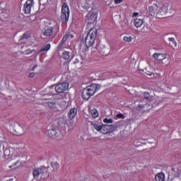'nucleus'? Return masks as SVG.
Listing matches in <instances>:
<instances>
[{
    "instance_id": "f257e3e1",
    "label": "nucleus",
    "mask_w": 181,
    "mask_h": 181,
    "mask_svg": "<svg viewBox=\"0 0 181 181\" xmlns=\"http://www.w3.org/2000/svg\"><path fill=\"white\" fill-rule=\"evenodd\" d=\"M3 133L0 132V158L4 159H10L9 168L10 169H18L21 166V153L18 151H23L25 149V144H19L13 150L9 147V144L6 141L2 142Z\"/></svg>"
},
{
    "instance_id": "f03ea898",
    "label": "nucleus",
    "mask_w": 181,
    "mask_h": 181,
    "mask_svg": "<svg viewBox=\"0 0 181 181\" xmlns=\"http://www.w3.org/2000/svg\"><path fill=\"white\" fill-rule=\"evenodd\" d=\"M97 37V30L95 28H92L88 33L86 39L85 44L84 41L81 42L80 47L81 49H84L85 47H91L94 45V42Z\"/></svg>"
},
{
    "instance_id": "7ed1b4c3",
    "label": "nucleus",
    "mask_w": 181,
    "mask_h": 181,
    "mask_svg": "<svg viewBox=\"0 0 181 181\" xmlns=\"http://www.w3.org/2000/svg\"><path fill=\"white\" fill-rule=\"evenodd\" d=\"M93 129L98 131V132H102V134H110V132H114L118 126L117 125H108L103 124L100 125L97 124H91Z\"/></svg>"
},
{
    "instance_id": "20e7f679",
    "label": "nucleus",
    "mask_w": 181,
    "mask_h": 181,
    "mask_svg": "<svg viewBox=\"0 0 181 181\" xmlns=\"http://www.w3.org/2000/svg\"><path fill=\"white\" fill-rule=\"evenodd\" d=\"M100 85L97 84H92L90 86H87L82 91V98L83 100H88L92 97L93 94L97 93V90H99Z\"/></svg>"
},
{
    "instance_id": "39448f33",
    "label": "nucleus",
    "mask_w": 181,
    "mask_h": 181,
    "mask_svg": "<svg viewBox=\"0 0 181 181\" xmlns=\"http://www.w3.org/2000/svg\"><path fill=\"white\" fill-rule=\"evenodd\" d=\"M69 18H70V10L67 4L64 3L62 8L61 19L62 22H69Z\"/></svg>"
},
{
    "instance_id": "423d86ee",
    "label": "nucleus",
    "mask_w": 181,
    "mask_h": 181,
    "mask_svg": "<svg viewBox=\"0 0 181 181\" xmlns=\"http://www.w3.org/2000/svg\"><path fill=\"white\" fill-rule=\"evenodd\" d=\"M163 6L164 11H165V15L167 16V18L173 16V15H175V8H173V6H172V4H163Z\"/></svg>"
},
{
    "instance_id": "0eeeda50",
    "label": "nucleus",
    "mask_w": 181,
    "mask_h": 181,
    "mask_svg": "<svg viewBox=\"0 0 181 181\" xmlns=\"http://www.w3.org/2000/svg\"><path fill=\"white\" fill-rule=\"evenodd\" d=\"M66 90H69V83H62L57 84L55 86V91L59 94H62L64 93Z\"/></svg>"
},
{
    "instance_id": "6e6552de",
    "label": "nucleus",
    "mask_w": 181,
    "mask_h": 181,
    "mask_svg": "<svg viewBox=\"0 0 181 181\" xmlns=\"http://www.w3.org/2000/svg\"><path fill=\"white\" fill-rule=\"evenodd\" d=\"M153 59L157 60V62H163V60L169 62V58H168V54L166 53H154L153 54Z\"/></svg>"
},
{
    "instance_id": "1a4fd4ad",
    "label": "nucleus",
    "mask_w": 181,
    "mask_h": 181,
    "mask_svg": "<svg viewBox=\"0 0 181 181\" xmlns=\"http://www.w3.org/2000/svg\"><path fill=\"white\" fill-rule=\"evenodd\" d=\"M160 4L156 3L153 4L152 6H148V12L150 13L151 16H156V13H158V11L159 10V5Z\"/></svg>"
},
{
    "instance_id": "9d476101",
    "label": "nucleus",
    "mask_w": 181,
    "mask_h": 181,
    "mask_svg": "<svg viewBox=\"0 0 181 181\" xmlns=\"http://www.w3.org/2000/svg\"><path fill=\"white\" fill-rule=\"evenodd\" d=\"M156 18H158V19H163V18H168V16H166V13L165 11V7L163 5H160V4L159 5V8L157 13H156Z\"/></svg>"
},
{
    "instance_id": "9b49d317",
    "label": "nucleus",
    "mask_w": 181,
    "mask_h": 181,
    "mask_svg": "<svg viewBox=\"0 0 181 181\" xmlns=\"http://www.w3.org/2000/svg\"><path fill=\"white\" fill-rule=\"evenodd\" d=\"M13 131L18 136L21 135H24L25 134V129H23V127L21 126V124H16L13 127Z\"/></svg>"
},
{
    "instance_id": "f8f14e48",
    "label": "nucleus",
    "mask_w": 181,
    "mask_h": 181,
    "mask_svg": "<svg viewBox=\"0 0 181 181\" xmlns=\"http://www.w3.org/2000/svg\"><path fill=\"white\" fill-rule=\"evenodd\" d=\"M33 6V0H28L24 4V12L26 14L30 13V11Z\"/></svg>"
},
{
    "instance_id": "ddd939ff",
    "label": "nucleus",
    "mask_w": 181,
    "mask_h": 181,
    "mask_svg": "<svg viewBox=\"0 0 181 181\" xmlns=\"http://www.w3.org/2000/svg\"><path fill=\"white\" fill-rule=\"evenodd\" d=\"M78 6H81L84 9H88V8H90L91 6V0H81L78 3Z\"/></svg>"
},
{
    "instance_id": "4468645a",
    "label": "nucleus",
    "mask_w": 181,
    "mask_h": 181,
    "mask_svg": "<svg viewBox=\"0 0 181 181\" xmlns=\"http://www.w3.org/2000/svg\"><path fill=\"white\" fill-rule=\"evenodd\" d=\"M97 18H98V13H97V12L90 13L88 19V23H95V22H97Z\"/></svg>"
},
{
    "instance_id": "2eb2a0df",
    "label": "nucleus",
    "mask_w": 181,
    "mask_h": 181,
    "mask_svg": "<svg viewBox=\"0 0 181 181\" xmlns=\"http://www.w3.org/2000/svg\"><path fill=\"white\" fill-rule=\"evenodd\" d=\"M99 51L103 56H107V54H110V47H105V45L100 46Z\"/></svg>"
},
{
    "instance_id": "dca6fc26",
    "label": "nucleus",
    "mask_w": 181,
    "mask_h": 181,
    "mask_svg": "<svg viewBox=\"0 0 181 181\" xmlns=\"http://www.w3.org/2000/svg\"><path fill=\"white\" fill-rule=\"evenodd\" d=\"M49 50H50V44H47L40 49L38 54H40V56H43V54H46Z\"/></svg>"
},
{
    "instance_id": "f3484780",
    "label": "nucleus",
    "mask_w": 181,
    "mask_h": 181,
    "mask_svg": "<svg viewBox=\"0 0 181 181\" xmlns=\"http://www.w3.org/2000/svg\"><path fill=\"white\" fill-rule=\"evenodd\" d=\"M144 97L149 103H153L154 104H155V103H156V101L155 100V96L149 95V93H148V92H145L144 93Z\"/></svg>"
},
{
    "instance_id": "a211bd4d",
    "label": "nucleus",
    "mask_w": 181,
    "mask_h": 181,
    "mask_svg": "<svg viewBox=\"0 0 181 181\" xmlns=\"http://www.w3.org/2000/svg\"><path fill=\"white\" fill-rule=\"evenodd\" d=\"M76 127V124H74V122L71 121L67 124L64 126L65 129H66L67 132H70L74 129Z\"/></svg>"
},
{
    "instance_id": "6ab92c4d",
    "label": "nucleus",
    "mask_w": 181,
    "mask_h": 181,
    "mask_svg": "<svg viewBox=\"0 0 181 181\" xmlns=\"http://www.w3.org/2000/svg\"><path fill=\"white\" fill-rule=\"evenodd\" d=\"M43 175V169L42 168H37L33 170L34 177H39V176H41V177H42Z\"/></svg>"
},
{
    "instance_id": "aec40b11",
    "label": "nucleus",
    "mask_w": 181,
    "mask_h": 181,
    "mask_svg": "<svg viewBox=\"0 0 181 181\" xmlns=\"http://www.w3.org/2000/svg\"><path fill=\"white\" fill-rule=\"evenodd\" d=\"M168 41L170 42V46L173 47L175 50H177L179 49V46H177V42L175 40V38H168Z\"/></svg>"
},
{
    "instance_id": "412c9836",
    "label": "nucleus",
    "mask_w": 181,
    "mask_h": 181,
    "mask_svg": "<svg viewBox=\"0 0 181 181\" xmlns=\"http://www.w3.org/2000/svg\"><path fill=\"white\" fill-rule=\"evenodd\" d=\"M76 115H77V110L76 109V107H74L69 110L68 113V117L69 118V119H73V118H74Z\"/></svg>"
},
{
    "instance_id": "4be33fe9",
    "label": "nucleus",
    "mask_w": 181,
    "mask_h": 181,
    "mask_svg": "<svg viewBox=\"0 0 181 181\" xmlns=\"http://www.w3.org/2000/svg\"><path fill=\"white\" fill-rule=\"evenodd\" d=\"M144 19L142 18H136L134 19V26L135 28H141V26H142V25H144Z\"/></svg>"
},
{
    "instance_id": "5701e85b",
    "label": "nucleus",
    "mask_w": 181,
    "mask_h": 181,
    "mask_svg": "<svg viewBox=\"0 0 181 181\" xmlns=\"http://www.w3.org/2000/svg\"><path fill=\"white\" fill-rule=\"evenodd\" d=\"M47 135H48V136H50L51 138H55L56 136H57V132L54 129H48Z\"/></svg>"
},
{
    "instance_id": "b1692460",
    "label": "nucleus",
    "mask_w": 181,
    "mask_h": 181,
    "mask_svg": "<svg viewBox=\"0 0 181 181\" xmlns=\"http://www.w3.org/2000/svg\"><path fill=\"white\" fill-rule=\"evenodd\" d=\"M61 57H63L64 60H69L70 59V52L69 51H60Z\"/></svg>"
},
{
    "instance_id": "393cba45",
    "label": "nucleus",
    "mask_w": 181,
    "mask_h": 181,
    "mask_svg": "<svg viewBox=\"0 0 181 181\" xmlns=\"http://www.w3.org/2000/svg\"><path fill=\"white\" fill-rule=\"evenodd\" d=\"M155 180L156 181H165V174L162 173H158L155 177Z\"/></svg>"
},
{
    "instance_id": "a878e982",
    "label": "nucleus",
    "mask_w": 181,
    "mask_h": 181,
    "mask_svg": "<svg viewBox=\"0 0 181 181\" xmlns=\"http://www.w3.org/2000/svg\"><path fill=\"white\" fill-rule=\"evenodd\" d=\"M44 35L45 36H52V35H53V28H50L48 29H46L44 32Z\"/></svg>"
},
{
    "instance_id": "bb28decb",
    "label": "nucleus",
    "mask_w": 181,
    "mask_h": 181,
    "mask_svg": "<svg viewBox=\"0 0 181 181\" xmlns=\"http://www.w3.org/2000/svg\"><path fill=\"white\" fill-rule=\"evenodd\" d=\"M48 107L51 110H57V105L54 102H47Z\"/></svg>"
},
{
    "instance_id": "cd10ccee",
    "label": "nucleus",
    "mask_w": 181,
    "mask_h": 181,
    "mask_svg": "<svg viewBox=\"0 0 181 181\" xmlns=\"http://www.w3.org/2000/svg\"><path fill=\"white\" fill-rule=\"evenodd\" d=\"M51 166L54 171H56L57 169H59V168H60V165H59V163L54 161L51 163Z\"/></svg>"
},
{
    "instance_id": "c85d7f7f",
    "label": "nucleus",
    "mask_w": 181,
    "mask_h": 181,
    "mask_svg": "<svg viewBox=\"0 0 181 181\" xmlns=\"http://www.w3.org/2000/svg\"><path fill=\"white\" fill-rule=\"evenodd\" d=\"M150 30H151V27L148 26V25H144L141 29L142 33H149Z\"/></svg>"
},
{
    "instance_id": "c756f323",
    "label": "nucleus",
    "mask_w": 181,
    "mask_h": 181,
    "mask_svg": "<svg viewBox=\"0 0 181 181\" xmlns=\"http://www.w3.org/2000/svg\"><path fill=\"white\" fill-rule=\"evenodd\" d=\"M90 114L93 118H98V111L96 109H93L90 111Z\"/></svg>"
},
{
    "instance_id": "7c9ffc66",
    "label": "nucleus",
    "mask_w": 181,
    "mask_h": 181,
    "mask_svg": "<svg viewBox=\"0 0 181 181\" xmlns=\"http://www.w3.org/2000/svg\"><path fill=\"white\" fill-rule=\"evenodd\" d=\"M144 72V76H146V77H155V74L151 72V71H143Z\"/></svg>"
},
{
    "instance_id": "2f4dec72",
    "label": "nucleus",
    "mask_w": 181,
    "mask_h": 181,
    "mask_svg": "<svg viewBox=\"0 0 181 181\" xmlns=\"http://www.w3.org/2000/svg\"><path fill=\"white\" fill-rule=\"evenodd\" d=\"M123 40L124 42H127L128 43L132 42V40H134V37H131V36H124L123 38Z\"/></svg>"
},
{
    "instance_id": "473e14b6",
    "label": "nucleus",
    "mask_w": 181,
    "mask_h": 181,
    "mask_svg": "<svg viewBox=\"0 0 181 181\" xmlns=\"http://www.w3.org/2000/svg\"><path fill=\"white\" fill-rule=\"evenodd\" d=\"M69 37H74L73 35H70V34H66L63 38H62V43H64V42H66L67 40V39H69Z\"/></svg>"
},
{
    "instance_id": "72a5a7b5",
    "label": "nucleus",
    "mask_w": 181,
    "mask_h": 181,
    "mask_svg": "<svg viewBox=\"0 0 181 181\" xmlns=\"http://www.w3.org/2000/svg\"><path fill=\"white\" fill-rule=\"evenodd\" d=\"M103 122H105V124H112L114 120H112V119L105 118L103 119Z\"/></svg>"
},
{
    "instance_id": "f704fd0d",
    "label": "nucleus",
    "mask_w": 181,
    "mask_h": 181,
    "mask_svg": "<svg viewBox=\"0 0 181 181\" xmlns=\"http://www.w3.org/2000/svg\"><path fill=\"white\" fill-rule=\"evenodd\" d=\"M4 181H16V179L13 177H8L5 179Z\"/></svg>"
},
{
    "instance_id": "c9c22d12",
    "label": "nucleus",
    "mask_w": 181,
    "mask_h": 181,
    "mask_svg": "<svg viewBox=\"0 0 181 181\" xmlns=\"http://www.w3.org/2000/svg\"><path fill=\"white\" fill-rule=\"evenodd\" d=\"M117 118H122V119H124V118H125V116L120 113L117 115Z\"/></svg>"
},
{
    "instance_id": "e433bc0d",
    "label": "nucleus",
    "mask_w": 181,
    "mask_h": 181,
    "mask_svg": "<svg viewBox=\"0 0 181 181\" xmlns=\"http://www.w3.org/2000/svg\"><path fill=\"white\" fill-rule=\"evenodd\" d=\"M29 35L28 34H24L23 38L21 40H25V39H28Z\"/></svg>"
},
{
    "instance_id": "4c0bfd02",
    "label": "nucleus",
    "mask_w": 181,
    "mask_h": 181,
    "mask_svg": "<svg viewBox=\"0 0 181 181\" xmlns=\"http://www.w3.org/2000/svg\"><path fill=\"white\" fill-rule=\"evenodd\" d=\"M122 1L124 0H115V4H121L122 2Z\"/></svg>"
},
{
    "instance_id": "58836bf2",
    "label": "nucleus",
    "mask_w": 181,
    "mask_h": 181,
    "mask_svg": "<svg viewBox=\"0 0 181 181\" xmlns=\"http://www.w3.org/2000/svg\"><path fill=\"white\" fill-rule=\"evenodd\" d=\"M29 77H30V78H33V77H35V73H30V74H29Z\"/></svg>"
},
{
    "instance_id": "ea45409f",
    "label": "nucleus",
    "mask_w": 181,
    "mask_h": 181,
    "mask_svg": "<svg viewBox=\"0 0 181 181\" xmlns=\"http://www.w3.org/2000/svg\"><path fill=\"white\" fill-rule=\"evenodd\" d=\"M138 15H139V13L138 12H135L133 13V16H138Z\"/></svg>"
},
{
    "instance_id": "a19ab883",
    "label": "nucleus",
    "mask_w": 181,
    "mask_h": 181,
    "mask_svg": "<svg viewBox=\"0 0 181 181\" xmlns=\"http://www.w3.org/2000/svg\"><path fill=\"white\" fill-rule=\"evenodd\" d=\"M37 67V65H35L33 67L32 70L33 71H34V70Z\"/></svg>"
},
{
    "instance_id": "79ce46f5",
    "label": "nucleus",
    "mask_w": 181,
    "mask_h": 181,
    "mask_svg": "<svg viewBox=\"0 0 181 181\" xmlns=\"http://www.w3.org/2000/svg\"><path fill=\"white\" fill-rule=\"evenodd\" d=\"M32 52L33 51L30 50L28 53H26V54H29V53H32Z\"/></svg>"
}]
</instances>
